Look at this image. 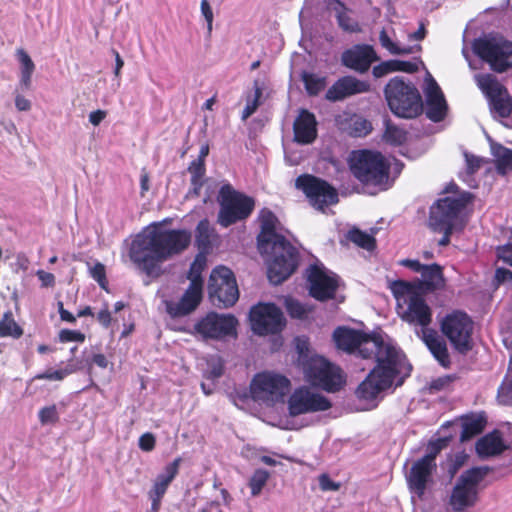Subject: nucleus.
I'll use <instances>...</instances> for the list:
<instances>
[{
	"mask_svg": "<svg viewBox=\"0 0 512 512\" xmlns=\"http://www.w3.org/2000/svg\"><path fill=\"white\" fill-rule=\"evenodd\" d=\"M23 334L21 327L15 322L10 311L4 313L0 320V337L19 338Z\"/></svg>",
	"mask_w": 512,
	"mask_h": 512,
	"instance_id": "nucleus-38",
	"label": "nucleus"
},
{
	"mask_svg": "<svg viewBox=\"0 0 512 512\" xmlns=\"http://www.w3.org/2000/svg\"><path fill=\"white\" fill-rule=\"evenodd\" d=\"M201 13L207 22L208 31L211 32L213 23V11L208 0H201Z\"/></svg>",
	"mask_w": 512,
	"mask_h": 512,
	"instance_id": "nucleus-62",
	"label": "nucleus"
},
{
	"mask_svg": "<svg viewBox=\"0 0 512 512\" xmlns=\"http://www.w3.org/2000/svg\"><path fill=\"white\" fill-rule=\"evenodd\" d=\"M505 444L498 432L489 433L476 442V451L480 457H489L501 454Z\"/></svg>",
	"mask_w": 512,
	"mask_h": 512,
	"instance_id": "nucleus-30",
	"label": "nucleus"
},
{
	"mask_svg": "<svg viewBox=\"0 0 512 512\" xmlns=\"http://www.w3.org/2000/svg\"><path fill=\"white\" fill-rule=\"evenodd\" d=\"M489 472L487 466L473 467L460 475L449 498V505L454 512H463L476 504L478 485Z\"/></svg>",
	"mask_w": 512,
	"mask_h": 512,
	"instance_id": "nucleus-9",
	"label": "nucleus"
},
{
	"mask_svg": "<svg viewBox=\"0 0 512 512\" xmlns=\"http://www.w3.org/2000/svg\"><path fill=\"white\" fill-rule=\"evenodd\" d=\"M379 42L384 49L393 55H407L412 53L411 47H400L393 42L385 29H382L379 33Z\"/></svg>",
	"mask_w": 512,
	"mask_h": 512,
	"instance_id": "nucleus-42",
	"label": "nucleus"
},
{
	"mask_svg": "<svg viewBox=\"0 0 512 512\" xmlns=\"http://www.w3.org/2000/svg\"><path fill=\"white\" fill-rule=\"evenodd\" d=\"M407 138L408 132L405 129L393 124L390 120L385 122L383 139L386 143L393 146H401L407 141Z\"/></svg>",
	"mask_w": 512,
	"mask_h": 512,
	"instance_id": "nucleus-33",
	"label": "nucleus"
},
{
	"mask_svg": "<svg viewBox=\"0 0 512 512\" xmlns=\"http://www.w3.org/2000/svg\"><path fill=\"white\" fill-rule=\"evenodd\" d=\"M495 166L499 174H506L512 170V150L500 146L495 153Z\"/></svg>",
	"mask_w": 512,
	"mask_h": 512,
	"instance_id": "nucleus-41",
	"label": "nucleus"
},
{
	"mask_svg": "<svg viewBox=\"0 0 512 512\" xmlns=\"http://www.w3.org/2000/svg\"><path fill=\"white\" fill-rule=\"evenodd\" d=\"M262 97V88L258 85L257 82L254 83V98L252 100H247L246 106L242 111V120L248 119L251 115H253L261 102L260 99Z\"/></svg>",
	"mask_w": 512,
	"mask_h": 512,
	"instance_id": "nucleus-44",
	"label": "nucleus"
},
{
	"mask_svg": "<svg viewBox=\"0 0 512 512\" xmlns=\"http://www.w3.org/2000/svg\"><path fill=\"white\" fill-rule=\"evenodd\" d=\"M286 310L290 317L296 319L305 318L309 312L301 302L295 299H288L286 301Z\"/></svg>",
	"mask_w": 512,
	"mask_h": 512,
	"instance_id": "nucleus-47",
	"label": "nucleus"
},
{
	"mask_svg": "<svg viewBox=\"0 0 512 512\" xmlns=\"http://www.w3.org/2000/svg\"><path fill=\"white\" fill-rule=\"evenodd\" d=\"M394 72L401 71L405 73H416L418 71V65L411 61L404 60H392Z\"/></svg>",
	"mask_w": 512,
	"mask_h": 512,
	"instance_id": "nucleus-56",
	"label": "nucleus"
},
{
	"mask_svg": "<svg viewBox=\"0 0 512 512\" xmlns=\"http://www.w3.org/2000/svg\"><path fill=\"white\" fill-rule=\"evenodd\" d=\"M317 125L315 115L307 109H301L293 123L294 141L298 144H311L317 138Z\"/></svg>",
	"mask_w": 512,
	"mask_h": 512,
	"instance_id": "nucleus-25",
	"label": "nucleus"
},
{
	"mask_svg": "<svg viewBox=\"0 0 512 512\" xmlns=\"http://www.w3.org/2000/svg\"><path fill=\"white\" fill-rule=\"evenodd\" d=\"M350 170L363 185L382 187L389 180L390 163L380 152L360 150L354 153Z\"/></svg>",
	"mask_w": 512,
	"mask_h": 512,
	"instance_id": "nucleus-6",
	"label": "nucleus"
},
{
	"mask_svg": "<svg viewBox=\"0 0 512 512\" xmlns=\"http://www.w3.org/2000/svg\"><path fill=\"white\" fill-rule=\"evenodd\" d=\"M405 304L407 308L398 311L400 318L410 325L420 326L422 330L428 329L432 322V310L424 297L420 293L414 294L410 299H405Z\"/></svg>",
	"mask_w": 512,
	"mask_h": 512,
	"instance_id": "nucleus-22",
	"label": "nucleus"
},
{
	"mask_svg": "<svg viewBox=\"0 0 512 512\" xmlns=\"http://www.w3.org/2000/svg\"><path fill=\"white\" fill-rule=\"evenodd\" d=\"M336 7L334 10L337 12V22L341 29L349 33H357L361 31V28L357 21L353 20L347 13V8L340 0H332Z\"/></svg>",
	"mask_w": 512,
	"mask_h": 512,
	"instance_id": "nucleus-32",
	"label": "nucleus"
},
{
	"mask_svg": "<svg viewBox=\"0 0 512 512\" xmlns=\"http://www.w3.org/2000/svg\"><path fill=\"white\" fill-rule=\"evenodd\" d=\"M467 460V455L463 452L457 453L454 455V457L451 459V463L448 468V472L451 476H454L458 470L464 465L465 461Z\"/></svg>",
	"mask_w": 512,
	"mask_h": 512,
	"instance_id": "nucleus-58",
	"label": "nucleus"
},
{
	"mask_svg": "<svg viewBox=\"0 0 512 512\" xmlns=\"http://www.w3.org/2000/svg\"><path fill=\"white\" fill-rule=\"evenodd\" d=\"M188 171L191 174V185L193 186V192L199 195L200 190L203 186V177L206 172L205 163L202 160H194L190 163Z\"/></svg>",
	"mask_w": 512,
	"mask_h": 512,
	"instance_id": "nucleus-39",
	"label": "nucleus"
},
{
	"mask_svg": "<svg viewBox=\"0 0 512 512\" xmlns=\"http://www.w3.org/2000/svg\"><path fill=\"white\" fill-rule=\"evenodd\" d=\"M477 86L489 102L491 111L500 117L512 115V97L507 88L493 74H478L475 76Z\"/></svg>",
	"mask_w": 512,
	"mask_h": 512,
	"instance_id": "nucleus-15",
	"label": "nucleus"
},
{
	"mask_svg": "<svg viewBox=\"0 0 512 512\" xmlns=\"http://www.w3.org/2000/svg\"><path fill=\"white\" fill-rule=\"evenodd\" d=\"M270 477V474L267 470L264 469H256L250 480H249V487L251 489V495L253 497L258 496L264 486L266 485L268 479Z\"/></svg>",
	"mask_w": 512,
	"mask_h": 512,
	"instance_id": "nucleus-43",
	"label": "nucleus"
},
{
	"mask_svg": "<svg viewBox=\"0 0 512 512\" xmlns=\"http://www.w3.org/2000/svg\"><path fill=\"white\" fill-rule=\"evenodd\" d=\"M251 329L260 336L277 334L286 325L282 310L274 303H258L249 313Z\"/></svg>",
	"mask_w": 512,
	"mask_h": 512,
	"instance_id": "nucleus-14",
	"label": "nucleus"
},
{
	"mask_svg": "<svg viewBox=\"0 0 512 512\" xmlns=\"http://www.w3.org/2000/svg\"><path fill=\"white\" fill-rule=\"evenodd\" d=\"M379 56L370 44H355L341 54V64L358 73L367 72Z\"/></svg>",
	"mask_w": 512,
	"mask_h": 512,
	"instance_id": "nucleus-20",
	"label": "nucleus"
},
{
	"mask_svg": "<svg viewBox=\"0 0 512 512\" xmlns=\"http://www.w3.org/2000/svg\"><path fill=\"white\" fill-rule=\"evenodd\" d=\"M454 380L453 376L445 375L438 377L436 379H433L429 384V390L431 392H439L444 390L446 387H448Z\"/></svg>",
	"mask_w": 512,
	"mask_h": 512,
	"instance_id": "nucleus-54",
	"label": "nucleus"
},
{
	"mask_svg": "<svg viewBox=\"0 0 512 512\" xmlns=\"http://www.w3.org/2000/svg\"><path fill=\"white\" fill-rule=\"evenodd\" d=\"M139 448L144 452L152 451L156 446V438L153 433L146 432L139 437Z\"/></svg>",
	"mask_w": 512,
	"mask_h": 512,
	"instance_id": "nucleus-55",
	"label": "nucleus"
},
{
	"mask_svg": "<svg viewBox=\"0 0 512 512\" xmlns=\"http://www.w3.org/2000/svg\"><path fill=\"white\" fill-rule=\"evenodd\" d=\"M332 337L338 349L376 362L356 388L355 395L359 400L374 401L394 384L396 387L402 386L411 375L412 365L406 355L392 343L386 342L381 334L339 326L333 331Z\"/></svg>",
	"mask_w": 512,
	"mask_h": 512,
	"instance_id": "nucleus-1",
	"label": "nucleus"
},
{
	"mask_svg": "<svg viewBox=\"0 0 512 512\" xmlns=\"http://www.w3.org/2000/svg\"><path fill=\"white\" fill-rule=\"evenodd\" d=\"M421 276L428 288H438L444 282L442 267L437 263L424 265Z\"/></svg>",
	"mask_w": 512,
	"mask_h": 512,
	"instance_id": "nucleus-36",
	"label": "nucleus"
},
{
	"mask_svg": "<svg viewBox=\"0 0 512 512\" xmlns=\"http://www.w3.org/2000/svg\"><path fill=\"white\" fill-rule=\"evenodd\" d=\"M372 131V124L369 120L358 117L353 121L351 134L356 137L368 135Z\"/></svg>",
	"mask_w": 512,
	"mask_h": 512,
	"instance_id": "nucleus-48",
	"label": "nucleus"
},
{
	"mask_svg": "<svg viewBox=\"0 0 512 512\" xmlns=\"http://www.w3.org/2000/svg\"><path fill=\"white\" fill-rule=\"evenodd\" d=\"M390 288L398 301V309H403V306L400 304L401 299L405 302V299H410L411 296L419 293L414 285L404 280L393 281Z\"/></svg>",
	"mask_w": 512,
	"mask_h": 512,
	"instance_id": "nucleus-37",
	"label": "nucleus"
},
{
	"mask_svg": "<svg viewBox=\"0 0 512 512\" xmlns=\"http://www.w3.org/2000/svg\"><path fill=\"white\" fill-rule=\"evenodd\" d=\"M461 422L460 442H466L481 434L486 427L487 419L483 413H469L458 418Z\"/></svg>",
	"mask_w": 512,
	"mask_h": 512,
	"instance_id": "nucleus-29",
	"label": "nucleus"
},
{
	"mask_svg": "<svg viewBox=\"0 0 512 512\" xmlns=\"http://www.w3.org/2000/svg\"><path fill=\"white\" fill-rule=\"evenodd\" d=\"M16 55L21 64L20 84L24 89L28 90L31 87L35 64L29 54L22 48L17 50Z\"/></svg>",
	"mask_w": 512,
	"mask_h": 512,
	"instance_id": "nucleus-31",
	"label": "nucleus"
},
{
	"mask_svg": "<svg viewBox=\"0 0 512 512\" xmlns=\"http://www.w3.org/2000/svg\"><path fill=\"white\" fill-rule=\"evenodd\" d=\"M297 351L299 353V362L302 365L303 361L309 359V343L307 339L297 338Z\"/></svg>",
	"mask_w": 512,
	"mask_h": 512,
	"instance_id": "nucleus-64",
	"label": "nucleus"
},
{
	"mask_svg": "<svg viewBox=\"0 0 512 512\" xmlns=\"http://www.w3.org/2000/svg\"><path fill=\"white\" fill-rule=\"evenodd\" d=\"M181 462L182 458L177 457L172 462L168 463L164 467V471L156 476L152 487L148 492V495H154L163 498L168 490V487L178 475Z\"/></svg>",
	"mask_w": 512,
	"mask_h": 512,
	"instance_id": "nucleus-28",
	"label": "nucleus"
},
{
	"mask_svg": "<svg viewBox=\"0 0 512 512\" xmlns=\"http://www.w3.org/2000/svg\"><path fill=\"white\" fill-rule=\"evenodd\" d=\"M301 79L309 96H317L327 85L325 76H318L310 72H303Z\"/></svg>",
	"mask_w": 512,
	"mask_h": 512,
	"instance_id": "nucleus-35",
	"label": "nucleus"
},
{
	"mask_svg": "<svg viewBox=\"0 0 512 512\" xmlns=\"http://www.w3.org/2000/svg\"><path fill=\"white\" fill-rule=\"evenodd\" d=\"M218 201L220 210L217 221L225 228L247 219L255 208L252 197L235 190L229 183L221 186Z\"/></svg>",
	"mask_w": 512,
	"mask_h": 512,
	"instance_id": "nucleus-7",
	"label": "nucleus"
},
{
	"mask_svg": "<svg viewBox=\"0 0 512 512\" xmlns=\"http://www.w3.org/2000/svg\"><path fill=\"white\" fill-rule=\"evenodd\" d=\"M384 95L391 112L403 119H414L423 112L422 97L412 82L396 76L384 88Z\"/></svg>",
	"mask_w": 512,
	"mask_h": 512,
	"instance_id": "nucleus-5",
	"label": "nucleus"
},
{
	"mask_svg": "<svg viewBox=\"0 0 512 512\" xmlns=\"http://www.w3.org/2000/svg\"><path fill=\"white\" fill-rule=\"evenodd\" d=\"M191 243L190 232L182 229H163L159 223L138 234L131 242L128 256L146 276L161 275V264L182 253Z\"/></svg>",
	"mask_w": 512,
	"mask_h": 512,
	"instance_id": "nucleus-2",
	"label": "nucleus"
},
{
	"mask_svg": "<svg viewBox=\"0 0 512 512\" xmlns=\"http://www.w3.org/2000/svg\"><path fill=\"white\" fill-rule=\"evenodd\" d=\"M495 281L498 285L504 283L512 284V271L507 268H497L495 270Z\"/></svg>",
	"mask_w": 512,
	"mask_h": 512,
	"instance_id": "nucleus-61",
	"label": "nucleus"
},
{
	"mask_svg": "<svg viewBox=\"0 0 512 512\" xmlns=\"http://www.w3.org/2000/svg\"><path fill=\"white\" fill-rule=\"evenodd\" d=\"M422 339L439 364L448 368L451 364L447 345L434 329L422 330Z\"/></svg>",
	"mask_w": 512,
	"mask_h": 512,
	"instance_id": "nucleus-27",
	"label": "nucleus"
},
{
	"mask_svg": "<svg viewBox=\"0 0 512 512\" xmlns=\"http://www.w3.org/2000/svg\"><path fill=\"white\" fill-rule=\"evenodd\" d=\"M436 462H431L430 456H423L415 461L407 476L408 486L418 497L425 494L427 484L436 470Z\"/></svg>",
	"mask_w": 512,
	"mask_h": 512,
	"instance_id": "nucleus-24",
	"label": "nucleus"
},
{
	"mask_svg": "<svg viewBox=\"0 0 512 512\" xmlns=\"http://www.w3.org/2000/svg\"><path fill=\"white\" fill-rule=\"evenodd\" d=\"M497 256L504 263L512 267V241L497 248Z\"/></svg>",
	"mask_w": 512,
	"mask_h": 512,
	"instance_id": "nucleus-59",
	"label": "nucleus"
},
{
	"mask_svg": "<svg viewBox=\"0 0 512 512\" xmlns=\"http://www.w3.org/2000/svg\"><path fill=\"white\" fill-rule=\"evenodd\" d=\"M302 369L307 382L329 393L338 392L346 382L341 369L322 356L303 361Z\"/></svg>",
	"mask_w": 512,
	"mask_h": 512,
	"instance_id": "nucleus-8",
	"label": "nucleus"
},
{
	"mask_svg": "<svg viewBox=\"0 0 512 512\" xmlns=\"http://www.w3.org/2000/svg\"><path fill=\"white\" fill-rule=\"evenodd\" d=\"M238 320L233 315L209 312L196 321L190 334L202 341H221L237 336Z\"/></svg>",
	"mask_w": 512,
	"mask_h": 512,
	"instance_id": "nucleus-10",
	"label": "nucleus"
},
{
	"mask_svg": "<svg viewBox=\"0 0 512 512\" xmlns=\"http://www.w3.org/2000/svg\"><path fill=\"white\" fill-rule=\"evenodd\" d=\"M213 228L207 219L201 220L196 227V242L201 250H208L211 247Z\"/></svg>",
	"mask_w": 512,
	"mask_h": 512,
	"instance_id": "nucleus-40",
	"label": "nucleus"
},
{
	"mask_svg": "<svg viewBox=\"0 0 512 512\" xmlns=\"http://www.w3.org/2000/svg\"><path fill=\"white\" fill-rule=\"evenodd\" d=\"M346 238L358 247L367 251H373L377 246L375 237L360 230L359 228L354 227L350 229Z\"/></svg>",
	"mask_w": 512,
	"mask_h": 512,
	"instance_id": "nucleus-34",
	"label": "nucleus"
},
{
	"mask_svg": "<svg viewBox=\"0 0 512 512\" xmlns=\"http://www.w3.org/2000/svg\"><path fill=\"white\" fill-rule=\"evenodd\" d=\"M391 72H394L392 60L383 61L373 67L372 74L375 78H381Z\"/></svg>",
	"mask_w": 512,
	"mask_h": 512,
	"instance_id": "nucleus-57",
	"label": "nucleus"
},
{
	"mask_svg": "<svg viewBox=\"0 0 512 512\" xmlns=\"http://www.w3.org/2000/svg\"><path fill=\"white\" fill-rule=\"evenodd\" d=\"M465 158H466L467 172L469 174H474L475 172H477L480 169V167L482 165V160L479 157L466 154Z\"/></svg>",
	"mask_w": 512,
	"mask_h": 512,
	"instance_id": "nucleus-63",
	"label": "nucleus"
},
{
	"mask_svg": "<svg viewBox=\"0 0 512 512\" xmlns=\"http://www.w3.org/2000/svg\"><path fill=\"white\" fill-rule=\"evenodd\" d=\"M90 274L92 278L99 284V286L103 289H106L107 286V277H106V269L105 266L97 262L90 270Z\"/></svg>",
	"mask_w": 512,
	"mask_h": 512,
	"instance_id": "nucleus-51",
	"label": "nucleus"
},
{
	"mask_svg": "<svg viewBox=\"0 0 512 512\" xmlns=\"http://www.w3.org/2000/svg\"><path fill=\"white\" fill-rule=\"evenodd\" d=\"M318 481L322 491H337L340 488V484L334 482L328 474H321Z\"/></svg>",
	"mask_w": 512,
	"mask_h": 512,
	"instance_id": "nucleus-60",
	"label": "nucleus"
},
{
	"mask_svg": "<svg viewBox=\"0 0 512 512\" xmlns=\"http://www.w3.org/2000/svg\"><path fill=\"white\" fill-rule=\"evenodd\" d=\"M309 294L320 302L335 298L339 284L335 276L328 275L323 268L312 265L307 276Z\"/></svg>",
	"mask_w": 512,
	"mask_h": 512,
	"instance_id": "nucleus-19",
	"label": "nucleus"
},
{
	"mask_svg": "<svg viewBox=\"0 0 512 512\" xmlns=\"http://www.w3.org/2000/svg\"><path fill=\"white\" fill-rule=\"evenodd\" d=\"M472 200L470 192H463L457 196L440 198L430 207L428 226L434 232L443 233L438 242L440 246L450 244L456 220Z\"/></svg>",
	"mask_w": 512,
	"mask_h": 512,
	"instance_id": "nucleus-4",
	"label": "nucleus"
},
{
	"mask_svg": "<svg viewBox=\"0 0 512 512\" xmlns=\"http://www.w3.org/2000/svg\"><path fill=\"white\" fill-rule=\"evenodd\" d=\"M208 294L211 302L228 308L239 299V289L233 271L225 266L214 268L208 282Z\"/></svg>",
	"mask_w": 512,
	"mask_h": 512,
	"instance_id": "nucleus-11",
	"label": "nucleus"
},
{
	"mask_svg": "<svg viewBox=\"0 0 512 512\" xmlns=\"http://www.w3.org/2000/svg\"><path fill=\"white\" fill-rule=\"evenodd\" d=\"M332 407L330 400L308 387H299L288 399V411L292 417L303 414L327 411Z\"/></svg>",
	"mask_w": 512,
	"mask_h": 512,
	"instance_id": "nucleus-17",
	"label": "nucleus"
},
{
	"mask_svg": "<svg viewBox=\"0 0 512 512\" xmlns=\"http://www.w3.org/2000/svg\"><path fill=\"white\" fill-rule=\"evenodd\" d=\"M59 340L65 342H84L85 334L78 330L62 329L59 332Z\"/></svg>",
	"mask_w": 512,
	"mask_h": 512,
	"instance_id": "nucleus-52",
	"label": "nucleus"
},
{
	"mask_svg": "<svg viewBox=\"0 0 512 512\" xmlns=\"http://www.w3.org/2000/svg\"><path fill=\"white\" fill-rule=\"evenodd\" d=\"M440 329L459 353L465 354L472 349L473 321L465 312L456 310L447 314Z\"/></svg>",
	"mask_w": 512,
	"mask_h": 512,
	"instance_id": "nucleus-12",
	"label": "nucleus"
},
{
	"mask_svg": "<svg viewBox=\"0 0 512 512\" xmlns=\"http://www.w3.org/2000/svg\"><path fill=\"white\" fill-rule=\"evenodd\" d=\"M369 90L370 85L368 82L350 75L342 76L328 88L325 93V99L330 102L343 101L348 97L366 93Z\"/></svg>",
	"mask_w": 512,
	"mask_h": 512,
	"instance_id": "nucleus-23",
	"label": "nucleus"
},
{
	"mask_svg": "<svg viewBox=\"0 0 512 512\" xmlns=\"http://www.w3.org/2000/svg\"><path fill=\"white\" fill-rule=\"evenodd\" d=\"M426 104V116L429 120L438 123L446 118L448 105L440 86L433 78L428 84Z\"/></svg>",
	"mask_w": 512,
	"mask_h": 512,
	"instance_id": "nucleus-26",
	"label": "nucleus"
},
{
	"mask_svg": "<svg viewBox=\"0 0 512 512\" xmlns=\"http://www.w3.org/2000/svg\"><path fill=\"white\" fill-rule=\"evenodd\" d=\"M475 54L498 73L512 66V42L502 38H480L474 42Z\"/></svg>",
	"mask_w": 512,
	"mask_h": 512,
	"instance_id": "nucleus-13",
	"label": "nucleus"
},
{
	"mask_svg": "<svg viewBox=\"0 0 512 512\" xmlns=\"http://www.w3.org/2000/svg\"><path fill=\"white\" fill-rule=\"evenodd\" d=\"M451 439H452V437L449 436V437L438 438L435 441L430 442L429 446H428V453L425 454L424 456H430L431 462H436L437 455L441 452V450H443L444 448L447 447V445L449 444Z\"/></svg>",
	"mask_w": 512,
	"mask_h": 512,
	"instance_id": "nucleus-49",
	"label": "nucleus"
},
{
	"mask_svg": "<svg viewBox=\"0 0 512 512\" xmlns=\"http://www.w3.org/2000/svg\"><path fill=\"white\" fill-rule=\"evenodd\" d=\"M72 373V370L70 369H60V370H54V371H45L43 373H39L34 376L33 380H63L67 375Z\"/></svg>",
	"mask_w": 512,
	"mask_h": 512,
	"instance_id": "nucleus-53",
	"label": "nucleus"
},
{
	"mask_svg": "<svg viewBox=\"0 0 512 512\" xmlns=\"http://www.w3.org/2000/svg\"><path fill=\"white\" fill-rule=\"evenodd\" d=\"M38 418L42 425L55 424L59 421V414L55 404L45 406L38 412Z\"/></svg>",
	"mask_w": 512,
	"mask_h": 512,
	"instance_id": "nucleus-46",
	"label": "nucleus"
},
{
	"mask_svg": "<svg viewBox=\"0 0 512 512\" xmlns=\"http://www.w3.org/2000/svg\"><path fill=\"white\" fill-rule=\"evenodd\" d=\"M203 280L199 273L191 277V282L179 301H167L166 311L173 317L189 315L197 309L203 297Z\"/></svg>",
	"mask_w": 512,
	"mask_h": 512,
	"instance_id": "nucleus-18",
	"label": "nucleus"
},
{
	"mask_svg": "<svg viewBox=\"0 0 512 512\" xmlns=\"http://www.w3.org/2000/svg\"><path fill=\"white\" fill-rule=\"evenodd\" d=\"M295 185L305 193L311 204L321 211L339 201L337 190L327 181L316 176L300 175L297 177Z\"/></svg>",
	"mask_w": 512,
	"mask_h": 512,
	"instance_id": "nucleus-16",
	"label": "nucleus"
},
{
	"mask_svg": "<svg viewBox=\"0 0 512 512\" xmlns=\"http://www.w3.org/2000/svg\"><path fill=\"white\" fill-rule=\"evenodd\" d=\"M289 386L285 376L263 372L254 376L250 391L254 399H262L267 395H283Z\"/></svg>",
	"mask_w": 512,
	"mask_h": 512,
	"instance_id": "nucleus-21",
	"label": "nucleus"
},
{
	"mask_svg": "<svg viewBox=\"0 0 512 512\" xmlns=\"http://www.w3.org/2000/svg\"><path fill=\"white\" fill-rule=\"evenodd\" d=\"M278 222L270 210H263L260 216V233L257 245L261 254L270 255L268 263V278L275 285L288 279L299 265L300 254L285 236L276 232Z\"/></svg>",
	"mask_w": 512,
	"mask_h": 512,
	"instance_id": "nucleus-3",
	"label": "nucleus"
},
{
	"mask_svg": "<svg viewBox=\"0 0 512 512\" xmlns=\"http://www.w3.org/2000/svg\"><path fill=\"white\" fill-rule=\"evenodd\" d=\"M224 373V363L220 357L212 359L208 362V370L206 371L205 377L210 380L220 378Z\"/></svg>",
	"mask_w": 512,
	"mask_h": 512,
	"instance_id": "nucleus-50",
	"label": "nucleus"
},
{
	"mask_svg": "<svg viewBox=\"0 0 512 512\" xmlns=\"http://www.w3.org/2000/svg\"><path fill=\"white\" fill-rule=\"evenodd\" d=\"M497 398L503 405H512V375H506L498 388Z\"/></svg>",
	"mask_w": 512,
	"mask_h": 512,
	"instance_id": "nucleus-45",
	"label": "nucleus"
}]
</instances>
